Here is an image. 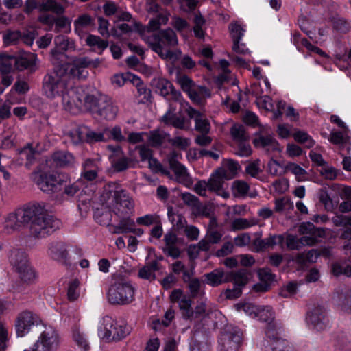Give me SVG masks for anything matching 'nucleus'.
<instances>
[{
	"mask_svg": "<svg viewBox=\"0 0 351 351\" xmlns=\"http://www.w3.org/2000/svg\"><path fill=\"white\" fill-rule=\"evenodd\" d=\"M102 201L117 215L122 217L121 223L125 233L136 232V223L126 217L134 208V203L128 193L117 182L106 184L101 195Z\"/></svg>",
	"mask_w": 351,
	"mask_h": 351,
	"instance_id": "nucleus-1",
	"label": "nucleus"
},
{
	"mask_svg": "<svg viewBox=\"0 0 351 351\" xmlns=\"http://www.w3.org/2000/svg\"><path fill=\"white\" fill-rule=\"evenodd\" d=\"M143 39L150 48L162 59L176 61L181 56L180 49L171 50V47H176L178 44L176 34L171 28L162 30L152 37H144Z\"/></svg>",
	"mask_w": 351,
	"mask_h": 351,
	"instance_id": "nucleus-2",
	"label": "nucleus"
},
{
	"mask_svg": "<svg viewBox=\"0 0 351 351\" xmlns=\"http://www.w3.org/2000/svg\"><path fill=\"white\" fill-rule=\"evenodd\" d=\"M71 75L64 66H57L54 71L44 78V94L51 99L61 96L66 88L71 86Z\"/></svg>",
	"mask_w": 351,
	"mask_h": 351,
	"instance_id": "nucleus-3",
	"label": "nucleus"
},
{
	"mask_svg": "<svg viewBox=\"0 0 351 351\" xmlns=\"http://www.w3.org/2000/svg\"><path fill=\"white\" fill-rule=\"evenodd\" d=\"M131 332V328L125 323H119L111 317L105 316L100 321L99 336L106 341H119Z\"/></svg>",
	"mask_w": 351,
	"mask_h": 351,
	"instance_id": "nucleus-4",
	"label": "nucleus"
},
{
	"mask_svg": "<svg viewBox=\"0 0 351 351\" xmlns=\"http://www.w3.org/2000/svg\"><path fill=\"white\" fill-rule=\"evenodd\" d=\"M135 288L132 284L125 280L112 283L107 292V298L110 303L126 305L134 300Z\"/></svg>",
	"mask_w": 351,
	"mask_h": 351,
	"instance_id": "nucleus-5",
	"label": "nucleus"
},
{
	"mask_svg": "<svg viewBox=\"0 0 351 351\" xmlns=\"http://www.w3.org/2000/svg\"><path fill=\"white\" fill-rule=\"evenodd\" d=\"M8 261L19 278L26 283H32L35 278L34 270L29 265L25 253L20 249L13 248L8 252Z\"/></svg>",
	"mask_w": 351,
	"mask_h": 351,
	"instance_id": "nucleus-6",
	"label": "nucleus"
},
{
	"mask_svg": "<svg viewBox=\"0 0 351 351\" xmlns=\"http://www.w3.org/2000/svg\"><path fill=\"white\" fill-rule=\"evenodd\" d=\"M60 344L58 331L51 326L43 325L34 343L23 351H56Z\"/></svg>",
	"mask_w": 351,
	"mask_h": 351,
	"instance_id": "nucleus-7",
	"label": "nucleus"
},
{
	"mask_svg": "<svg viewBox=\"0 0 351 351\" xmlns=\"http://www.w3.org/2000/svg\"><path fill=\"white\" fill-rule=\"evenodd\" d=\"M60 226V220L46 214L43 208V211L32 220L30 224V232L35 237L42 238L56 231Z\"/></svg>",
	"mask_w": 351,
	"mask_h": 351,
	"instance_id": "nucleus-8",
	"label": "nucleus"
},
{
	"mask_svg": "<svg viewBox=\"0 0 351 351\" xmlns=\"http://www.w3.org/2000/svg\"><path fill=\"white\" fill-rule=\"evenodd\" d=\"M252 142L256 147L262 148L267 152H281L282 150L268 125H260L258 131L254 134Z\"/></svg>",
	"mask_w": 351,
	"mask_h": 351,
	"instance_id": "nucleus-9",
	"label": "nucleus"
},
{
	"mask_svg": "<svg viewBox=\"0 0 351 351\" xmlns=\"http://www.w3.org/2000/svg\"><path fill=\"white\" fill-rule=\"evenodd\" d=\"M307 323L310 327L317 331H322L328 328L331 324V319L328 311L322 305L313 307L308 313Z\"/></svg>",
	"mask_w": 351,
	"mask_h": 351,
	"instance_id": "nucleus-10",
	"label": "nucleus"
},
{
	"mask_svg": "<svg viewBox=\"0 0 351 351\" xmlns=\"http://www.w3.org/2000/svg\"><path fill=\"white\" fill-rule=\"evenodd\" d=\"M83 96L84 90L78 87H73L71 82V86L66 88L61 95L64 110L71 113H77L82 109Z\"/></svg>",
	"mask_w": 351,
	"mask_h": 351,
	"instance_id": "nucleus-11",
	"label": "nucleus"
},
{
	"mask_svg": "<svg viewBox=\"0 0 351 351\" xmlns=\"http://www.w3.org/2000/svg\"><path fill=\"white\" fill-rule=\"evenodd\" d=\"M41 322L39 317L29 311L19 313L14 321V328L18 337L26 336L34 326Z\"/></svg>",
	"mask_w": 351,
	"mask_h": 351,
	"instance_id": "nucleus-12",
	"label": "nucleus"
},
{
	"mask_svg": "<svg viewBox=\"0 0 351 351\" xmlns=\"http://www.w3.org/2000/svg\"><path fill=\"white\" fill-rule=\"evenodd\" d=\"M241 342L239 330L227 327L219 338V351H238Z\"/></svg>",
	"mask_w": 351,
	"mask_h": 351,
	"instance_id": "nucleus-13",
	"label": "nucleus"
},
{
	"mask_svg": "<svg viewBox=\"0 0 351 351\" xmlns=\"http://www.w3.org/2000/svg\"><path fill=\"white\" fill-rule=\"evenodd\" d=\"M60 173L57 174L32 173V179L39 189L45 193H53L59 191Z\"/></svg>",
	"mask_w": 351,
	"mask_h": 351,
	"instance_id": "nucleus-14",
	"label": "nucleus"
},
{
	"mask_svg": "<svg viewBox=\"0 0 351 351\" xmlns=\"http://www.w3.org/2000/svg\"><path fill=\"white\" fill-rule=\"evenodd\" d=\"M54 48L51 50V61L53 64H59L64 57V52L74 48V44L67 36L58 35L54 38Z\"/></svg>",
	"mask_w": 351,
	"mask_h": 351,
	"instance_id": "nucleus-15",
	"label": "nucleus"
},
{
	"mask_svg": "<svg viewBox=\"0 0 351 351\" xmlns=\"http://www.w3.org/2000/svg\"><path fill=\"white\" fill-rule=\"evenodd\" d=\"M117 112V106L113 104L110 98L106 95L99 97L95 113L105 119L112 120L116 117Z\"/></svg>",
	"mask_w": 351,
	"mask_h": 351,
	"instance_id": "nucleus-16",
	"label": "nucleus"
},
{
	"mask_svg": "<svg viewBox=\"0 0 351 351\" xmlns=\"http://www.w3.org/2000/svg\"><path fill=\"white\" fill-rule=\"evenodd\" d=\"M108 149L112 151L109 158L112 167L116 171L120 172L126 170L129 167V159L124 155L119 146L109 145Z\"/></svg>",
	"mask_w": 351,
	"mask_h": 351,
	"instance_id": "nucleus-17",
	"label": "nucleus"
},
{
	"mask_svg": "<svg viewBox=\"0 0 351 351\" xmlns=\"http://www.w3.org/2000/svg\"><path fill=\"white\" fill-rule=\"evenodd\" d=\"M169 21V14L166 13H160L155 18L149 20L146 27L136 21H133V26L135 30L143 34L145 29L148 32H154L158 30L161 25H166Z\"/></svg>",
	"mask_w": 351,
	"mask_h": 351,
	"instance_id": "nucleus-18",
	"label": "nucleus"
},
{
	"mask_svg": "<svg viewBox=\"0 0 351 351\" xmlns=\"http://www.w3.org/2000/svg\"><path fill=\"white\" fill-rule=\"evenodd\" d=\"M15 211L24 226L29 221L32 222L34 217L40 215L43 211V206L40 204H34L25 208H18Z\"/></svg>",
	"mask_w": 351,
	"mask_h": 351,
	"instance_id": "nucleus-19",
	"label": "nucleus"
},
{
	"mask_svg": "<svg viewBox=\"0 0 351 351\" xmlns=\"http://www.w3.org/2000/svg\"><path fill=\"white\" fill-rule=\"evenodd\" d=\"M230 274L226 272L222 268H217L209 273L204 275L205 282L207 285L212 287H217L220 285L230 281Z\"/></svg>",
	"mask_w": 351,
	"mask_h": 351,
	"instance_id": "nucleus-20",
	"label": "nucleus"
},
{
	"mask_svg": "<svg viewBox=\"0 0 351 351\" xmlns=\"http://www.w3.org/2000/svg\"><path fill=\"white\" fill-rule=\"evenodd\" d=\"M309 230V234L303 235L300 238V243L302 245H313L318 241V238L324 235V231L319 229H315L312 223L307 225H302L300 228V231L304 233L306 229Z\"/></svg>",
	"mask_w": 351,
	"mask_h": 351,
	"instance_id": "nucleus-21",
	"label": "nucleus"
},
{
	"mask_svg": "<svg viewBox=\"0 0 351 351\" xmlns=\"http://www.w3.org/2000/svg\"><path fill=\"white\" fill-rule=\"evenodd\" d=\"M186 112L190 118L195 121V128L201 134H208L210 130V125L207 119L202 114L192 107L186 109Z\"/></svg>",
	"mask_w": 351,
	"mask_h": 351,
	"instance_id": "nucleus-22",
	"label": "nucleus"
},
{
	"mask_svg": "<svg viewBox=\"0 0 351 351\" xmlns=\"http://www.w3.org/2000/svg\"><path fill=\"white\" fill-rule=\"evenodd\" d=\"M231 178L232 177L227 176V171L225 169H218L212 174L208 181V189L215 193L218 191H221L222 187H223L224 180Z\"/></svg>",
	"mask_w": 351,
	"mask_h": 351,
	"instance_id": "nucleus-23",
	"label": "nucleus"
},
{
	"mask_svg": "<svg viewBox=\"0 0 351 351\" xmlns=\"http://www.w3.org/2000/svg\"><path fill=\"white\" fill-rule=\"evenodd\" d=\"M332 302L343 310L351 308V289L344 287L337 290L332 296Z\"/></svg>",
	"mask_w": 351,
	"mask_h": 351,
	"instance_id": "nucleus-24",
	"label": "nucleus"
},
{
	"mask_svg": "<svg viewBox=\"0 0 351 351\" xmlns=\"http://www.w3.org/2000/svg\"><path fill=\"white\" fill-rule=\"evenodd\" d=\"M59 181V190H64V194L73 197L80 190V182H71L70 176L64 173H60Z\"/></svg>",
	"mask_w": 351,
	"mask_h": 351,
	"instance_id": "nucleus-25",
	"label": "nucleus"
},
{
	"mask_svg": "<svg viewBox=\"0 0 351 351\" xmlns=\"http://www.w3.org/2000/svg\"><path fill=\"white\" fill-rule=\"evenodd\" d=\"M52 162L57 167H67L75 163L74 156L65 150H58L51 155Z\"/></svg>",
	"mask_w": 351,
	"mask_h": 351,
	"instance_id": "nucleus-26",
	"label": "nucleus"
},
{
	"mask_svg": "<svg viewBox=\"0 0 351 351\" xmlns=\"http://www.w3.org/2000/svg\"><path fill=\"white\" fill-rule=\"evenodd\" d=\"M156 88L160 95L167 97L171 94L176 101H182L181 93L173 90V85L169 81L165 79L158 80L156 84Z\"/></svg>",
	"mask_w": 351,
	"mask_h": 351,
	"instance_id": "nucleus-27",
	"label": "nucleus"
},
{
	"mask_svg": "<svg viewBox=\"0 0 351 351\" xmlns=\"http://www.w3.org/2000/svg\"><path fill=\"white\" fill-rule=\"evenodd\" d=\"M37 56L35 53H28L15 58L14 65L19 71L32 69L36 65Z\"/></svg>",
	"mask_w": 351,
	"mask_h": 351,
	"instance_id": "nucleus-28",
	"label": "nucleus"
},
{
	"mask_svg": "<svg viewBox=\"0 0 351 351\" xmlns=\"http://www.w3.org/2000/svg\"><path fill=\"white\" fill-rule=\"evenodd\" d=\"M93 25V21L88 14H82L74 21V30L80 37H83L88 29Z\"/></svg>",
	"mask_w": 351,
	"mask_h": 351,
	"instance_id": "nucleus-29",
	"label": "nucleus"
},
{
	"mask_svg": "<svg viewBox=\"0 0 351 351\" xmlns=\"http://www.w3.org/2000/svg\"><path fill=\"white\" fill-rule=\"evenodd\" d=\"M48 254L54 260L64 261L66 258L68 252L64 243L52 242L49 245Z\"/></svg>",
	"mask_w": 351,
	"mask_h": 351,
	"instance_id": "nucleus-30",
	"label": "nucleus"
},
{
	"mask_svg": "<svg viewBox=\"0 0 351 351\" xmlns=\"http://www.w3.org/2000/svg\"><path fill=\"white\" fill-rule=\"evenodd\" d=\"M266 335L269 338L267 343L272 351H287V342L278 337H275V331L270 327L266 330Z\"/></svg>",
	"mask_w": 351,
	"mask_h": 351,
	"instance_id": "nucleus-31",
	"label": "nucleus"
},
{
	"mask_svg": "<svg viewBox=\"0 0 351 351\" xmlns=\"http://www.w3.org/2000/svg\"><path fill=\"white\" fill-rule=\"evenodd\" d=\"M284 242V237L280 234L271 235L264 239H257L254 244L258 250L265 248H273L276 245H280Z\"/></svg>",
	"mask_w": 351,
	"mask_h": 351,
	"instance_id": "nucleus-32",
	"label": "nucleus"
},
{
	"mask_svg": "<svg viewBox=\"0 0 351 351\" xmlns=\"http://www.w3.org/2000/svg\"><path fill=\"white\" fill-rule=\"evenodd\" d=\"M73 340L82 351H89L90 344L86 335L79 327H75L73 330Z\"/></svg>",
	"mask_w": 351,
	"mask_h": 351,
	"instance_id": "nucleus-33",
	"label": "nucleus"
},
{
	"mask_svg": "<svg viewBox=\"0 0 351 351\" xmlns=\"http://www.w3.org/2000/svg\"><path fill=\"white\" fill-rule=\"evenodd\" d=\"M87 127L84 125L77 126L66 133V137L74 145H77L86 141Z\"/></svg>",
	"mask_w": 351,
	"mask_h": 351,
	"instance_id": "nucleus-34",
	"label": "nucleus"
},
{
	"mask_svg": "<svg viewBox=\"0 0 351 351\" xmlns=\"http://www.w3.org/2000/svg\"><path fill=\"white\" fill-rule=\"evenodd\" d=\"M23 226L19 216L16 211L10 213L8 215L5 219V224L4 226L5 230L11 234L16 230H19Z\"/></svg>",
	"mask_w": 351,
	"mask_h": 351,
	"instance_id": "nucleus-35",
	"label": "nucleus"
},
{
	"mask_svg": "<svg viewBox=\"0 0 351 351\" xmlns=\"http://www.w3.org/2000/svg\"><path fill=\"white\" fill-rule=\"evenodd\" d=\"M230 281H233L234 286L243 287L249 280V274L247 270L241 269L237 271H230Z\"/></svg>",
	"mask_w": 351,
	"mask_h": 351,
	"instance_id": "nucleus-36",
	"label": "nucleus"
},
{
	"mask_svg": "<svg viewBox=\"0 0 351 351\" xmlns=\"http://www.w3.org/2000/svg\"><path fill=\"white\" fill-rule=\"evenodd\" d=\"M210 96V90L204 86L195 84L193 90L189 94V98L195 103L199 104L202 101Z\"/></svg>",
	"mask_w": 351,
	"mask_h": 351,
	"instance_id": "nucleus-37",
	"label": "nucleus"
},
{
	"mask_svg": "<svg viewBox=\"0 0 351 351\" xmlns=\"http://www.w3.org/2000/svg\"><path fill=\"white\" fill-rule=\"evenodd\" d=\"M169 220L177 229L184 228L187 221L181 214L176 213L172 207H169L167 210Z\"/></svg>",
	"mask_w": 351,
	"mask_h": 351,
	"instance_id": "nucleus-38",
	"label": "nucleus"
},
{
	"mask_svg": "<svg viewBox=\"0 0 351 351\" xmlns=\"http://www.w3.org/2000/svg\"><path fill=\"white\" fill-rule=\"evenodd\" d=\"M175 173L178 181L185 185L190 184L191 183V179L189 173L187 171L186 168L181 163L176 166L171 168Z\"/></svg>",
	"mask_w": 351,
	"mask_h": 351,
	"instance_id": "nucleus-39",
	"label": "nucleus"
},
{
	"mask_svg": "<svg viewBox=\"0 0 351 351\" xmlns=\"http://www.w3.org/2000/svg\"><path fill=\"white\" fill-rule=\"evenodd\" d=\"M80 282L78 279L73 278L69 281L67 285V298L70 302L76 301L80 295Z\"/></svg>",
	"mask_w": 351,
	"mask_h": 351,
	"instance_id": "nucleus-40",
	"label": "nucleus"
},
{
	"mask_svg": "<svg viewBox=\"0 0 351 351\" xmlns=\"http://www.w3.org/2000/svg\"><path fill=\"white\" fill-rule=\"evenodd\" d=\"M40 11H52L57 14H62L64 12V8L55 0H47L39 5Z\"/></svg>",
	"mask_w": 351,
	"mask_h": 351,
	"instance_id": "nucleus-41",
	"label": "nucleus"
},
{
	"mask_svg": "<svg viewBox=\"0 0 351 351\" xmlns=\"http://www.w3.org/2000/svg\"><path fill=\"white\" fill-rule=\"evenodd\" d=\"M256 223L257 221L254 219L237 218L232 221L231 228L234 231L241 230L249 228Z\"/></svg>",
	"mask_w": 351,
	"mask_h": 351,
	"instance_id": "nucleus-42",
	"label": "nucleus"
},
{
	"mask_svg": "<svg viewBox=\"0 0 351 351\" xmlns=\"http://www.w3.org/2000/svg\"><path fill=\"white\" fill-rule=\"evenodd\" d=\"M132 83L136 86L138 96L141 97V101L144 103L149 101L151 98V91L142 83L141 79L136 76Z\"/></svg>",
	"mask_w": 351,
	"mask_h": 351,
	"instance_id": "nucleus-43",
	"label": "nucleus"
},
{
	"mask_svg": "<svg viewBox=\"0 0 351 351\" xmlns=\"http://www.w3.org/2000/svg\"><path fill=\"white\" fill-rule=\"evenodd\" d=\"M15 57L5 53H0V71L1 73H9L14 64Z\"/></svg>",
	"mask_w": 351,
	"mask_h": 351,
	"instance_id": "nucleus-44",
	"label": "nucleus"
},
{
	"mask_svg": "<svg viewBox=\"0 0 351 351\" xmlns=\"http://www.w3.org/2000/svg\"><path fill=\"white\" fill-rule=\"evenodd\" d=\"M267 171L271 176H281L286 173V165H282L271 158L267 164Z\"/></svg>",
	"mask_w": 351,
	"mask_h": 351,
	"instance_id": "nucleus-45",
	"label": "nucleus"
},
{
	"mask_svg": "<svg viewBox=\"0 0 351 351\" xmlns=\"http://www.w3.org/2000/svg\"><path fill=\"white\" fill-rule=\"evenodd\" d=\"M180 308L183 311V315L187 319L193 318V311L191 308L192 301L187 295H184L178 302Z\"/></svg>",
	"mask_w": 351,
	"mask_h": 351,
	"instance_id": "nucleus-46",
	"label": "nucleus"
},
{
	"mask_svg": "<svg viewBox=\"0 0 351 351\" xmlns=\"http://www.w3.org/2000/svg\"><path fill=\"white\" fill-rule=\"evenodd\" d=\"M139 154L141 160H148L150 167L155 166L157 169L161 167V165L152 158V151L147 146L143 145L139 147Z\"/></svg>",
	"mask_w": 351,
	"mask_h": 351,
	"instance_id": "nucleus-47",
	"label": "nucleus"
},
{
	"mask_svg": "<svg viewBox=\"0 0 351 351\" xmlns=\"http://www.w3.org/2000/svg\"><path fill=\"white\" fill-rule=\"evenodd\" d=\"M274 311L271 306H259L255 319L270 323L274 319Z\"/></svg>",
	"mask_w": 351,
	"mask_h": 351,
	"instance_id": "nucleus-48",
	"label": "nucleus"
},
{
	"mask_svg": "<svg viewBox=\"0 0 351 351\" xmlns=\"http://www.w3.org/2000/svg\"><path fill=\"white\" fill-rule=\"evenodd\" d=\"M288 171L292 173L298 181H304L305 180L306 170L295 163L289 162L286 165V173Z\"/></svg>",
	"mask_w": 351,
	"mask_h": 351,
	"instance_id": "nucleus-49",
	"label": "nucleus"
},
{
	"mask_svg": "<svg viewBox=\"0 0 351 351\" xmlns=\"http://www.w3.org/2000/svg\"><path fill=\"white\" fill-rule=\"evenodd\" d=\"M98 101L99 97L97 98L94 95H88L84 91V96L82 98V108L95 113L96 108H97Z\"/></svg>",
	"mask_w": 351,
	"mask_h": 351,
	"instance_id": "nucleus-50",
	"label": "nucleus"
},
{
	"mask_svg": "<svg viewBox=\"0 0 351 351\" xmlns=\"http://www.w3.org/2000/svg\"><path fill=\"white\" fill-rule=\"evenodd\" d=\"M249 185L243 180H236L232 185V193L235 197H244L249 191Z\"/></svg>",
	"mask_w": 351,
	"mask_h": 351,
	"instance_id": "nucleus-51",
	"label": "nucleus"
},
{
	"mask_svg": "<svg viewBox=\"0 0 351 351\" xmlns=\"http://www.w3.org/2000/svg\"><path fill=\"white\" fill-rule=\"evenodd\" d=\"M274 204V210L277 213H282L286 210H293L294 206L291 199L287 197L276 199Z\"/></svg>",
	"mask_w": 351,
	"mask_h": 351,
	"instance_id": "nucleus-52",
	"label": "nucleus"
},
{
	"mask_svg": "<svg viewBox=\"0 0 351 351\" xmlns=\"http://www.w3.org/2000/svg\"><path fill=\"white\" fill-rule=\"evenodd\" d=\"M229 31L233 42L241 41L245 32V29L241 24L236 22L229 25Z\"/></svg>",
	"mask_w": 351,
	"mask_h": 351,
	"instance_id": "nucleus-53",
	"label": "nucleus"
},
{
	"mask_svg": "<svg viewBox=\"0 0 351 351\" xmlns=\"http://www.w3.org/2000/svg\"><path fill=\"white\" fill-rule=\"evenodd\" d=\"M236 309L239 312H244L247 315L256 318V314L258 307L250 302L237 303L234 305Z\"/></svg>",
	"mask_w": 351,
	"mask_h": 351,
	"instance_id": "nucleus-54",
	"label": "nucleus"
},
{
	"mask_svg": "<svg viewBox=\"0 0 351 351\" xmlns=\"http://www.w3.org/2000/svg\"><path fill=\"white\" fill-rule=\"evenodd\" d=\"M177 82L182 90L186 93L188 96L193 90L196 84L190 77L185 75H180L177 77Z\"/></svg>",
	"mask_w": 351,
	"mask_h": 351,
	"instance_id": "nucleus-55",
	"label": "nucleus"
},
{
	"mask_svg": "<svg viewBox=\"0 0 351 351\" xmlns=\"http://www.w3.org/2000/svg\"><path fill=\"white\" fill-rule=\"evenodd\" d=\"M166 133L160 130L151 132L148 136V142L153 147H158L162 145L166 138Z\"/></svg>",
	"mask_w": 351,
	"mask_h": 351,
	"instance_id": "nucleus-56",
	"label": "nucleus"
},
{
	"mask_svg": "<svg viewBox=\"0 0 351 351\" xmlns=\"http://www.w3.org/2000/svg\"><path fill=\"white\" fill-rule=\"evenodd\" d=\"M232 137L237 142L245 141L248 138L245 128L239 124H234L230 130Z\"/></svg>",
	"mask_w": 351,
	"mask_h": 351,
	"instance_id": "nucleus-57",
	"label": "nucleus"
},
{
	"mask_svg": "<svg viewBox=\"0 0 351 351\" xmlns=\"http://www.w3.org/2000/svg\"><path fill=\"white\" fill-rule=\"evenodd\" d=\"M136 75L130 73L116 74L112 77V83L119 87L123 86L128 81L133 82Z\"/></svg>",
	"mask_w": 351,
	"mask_h": 351,
	"instance_id": "nucleus-58",
	"label": "nucleus"
},
{
	"mask_svg": "<svg viewBox=\"0 0 351 351\" xmlns=\"http://www.w3.org/2000/svg\"><path fill=\"white\" fill-rule=\"evenodd\" d=\"M21 38V34L19 31H8L3 36V43L7 46L16 44Z\"/></svg>",
	"mask_w": 351,
	"mask_h": 351,
	"instance_id": "nucleus-59",
	"label": "nucleus"
},
{
	"mask_svg": "<svg viewBox=\"0 0 351 351\" xmlns=\"http://www.w3.org/2000/svg\"><path fill=\"white\" fill-rule=\"evenodd\" d=\"M293 136L295 141L300 143H304L307 147H311L314 145V141L305 132L298 131Z\"/></svg>",
	"mask_w": 351,
	"mask_h": 351,
	"instance_id": "nucleus-60",
	"label": "nucleus"
},
{
	"mask_svg": "<svg viewBox=\"0 0 351 351\" xmlns=\"http://www.w3.org/2000/svg\"><path fill=\"white\" fill-rule=\"evenodd\" d=\"M86 41L88 45L91 47L97 46L101 50L106 49L108 45L107 41L101 40L99 36L94 35H89Z\"/></svg>",
	"mask_w": 351,
	"mask_h": 351,
	"instance_id": "nucleus-61",
	"label": "nucleus"
},
{
	"mask_svg": "<svg viewBox=\"0 0 351 351\" xmlns=\"http://www.w3.org/2000/svg\"><path fill=\"white\" fill-rule=\"evenodd\" d=\"M8 337V327L4 322H0V351H5Z\"/></svg>",
	"mask_w": 351,
	"mask_h": 351,
	"instance_id": "nucleus-62",
	"label": "nucleus"
},
{
	"mask_svg": "<svg viewBox=\"0 0 351 351\" xmlns=\"http://www.w3.org/2000/svg\"><path fill=\"white\" fill-rule=\"evenodd\" d=\"M298 291V285L294 282H290L282 287L280 294L283 298H289L296 293Z\"/></svg>",
	"mask_w": 351,
	"mask_h": 351,
	"instance_id": "nucleus-63",
	"label": "nucleus"
},
{
	"mask_svg": "<svg viewBox=\"0 0 351 351\" xmlns=\"http://www.w3.org/2000/svg\"><path fill=\"white\" fill-rule=\"evenodd\" d=\"M332 272L335 276L344 274L348 277H351V265H341L334 263L332 265Z\"/></svg>",
	"mask_w": 351,
	"mask_h": 351,
	"instance_id": "nucleus-64",
	"label": "nucleus"
}]
</instances>
